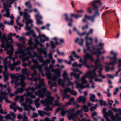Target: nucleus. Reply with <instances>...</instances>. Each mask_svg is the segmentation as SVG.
<instances>
[{"mask_svg": "<svg viewBox=\"0 0 121 121\" xmlns=\"http://www.w3.org/2000/svg\"><path fill=\"white\" fill-rule=\"evenodd\" d=\"M27 69L25 68L22 70L23 74L19 75L18 76H16L14 74H11V78L12 79L11 81L12 83L14 82L15 83V87L14 88H17L16 86L19 85L22 86V87L18 88L16 91L14 92V94H17L18 93H22L24 90L25 86L26 85V84L24 81V80L26 78V77L23 75H26L28 76L29 75V72L27 71Z\"/></svg>", "mask_w": 121, "mask_h": 121, "instance_id": "1", "label": "nucleus"}, {"mask_svg": "<svg viewBox=\"0 0 121 121\" xmlns=\"http://www.w3.org/2000/svg\"><path fill=\"white\" fill-rule=\"evenodd\" d=\"M25 5L27 8V9H24V12L23 13L24 16L22 22H23L26 23V26L25 30H27L28 31L26 33V35H29L31 34H34V36H36V35L34 33V31L31 30V28L33 26L32 23L33 21L32 20L30 19V15L26 12V11H29L32 8V5L30 2L27 1L25 3Z\"/></svg>", "mask_w": 121, "mask_h": 121, "instance_id": "2", "label": "nucleus"}, {"mask_svg": "<svg viewBox=\"0 0 121 121\" xmlns=\"http://www.w3.org/2000/svg\"><path fill=\"white\" fill-rule=\"evenodd\" d=\"M97 66H96L95 69H94L91 71H89L87 72L85 75L82 77L81 79L82 83L78 84L77 86H76V88L80 89H84L86 87L89 88L90 86L88 84H87L86 86L84 85V84H86L87 82V81L86 80V78L87 77L89 78L90 82L92 83L93 84H94V83L93 82L92 79L93 78L94 79L95 77L98 76V75L96 74L95 72V71L97 69Z\"/></svg>", "mask_w": 121, "mask_h": 121, "instance_id": "3", "label": "nucleus"}, {"mask_svg": "<svg viewBox=\"0 0 121 121\" xmlns=\"http://www.w3.org/2000/svg\"><path fill=\"white\" fill-rule=\"evenodd\" d=\"M19 41L23 44L18 43L17 45L18 47V50L17 52H16L15 53L16 54H22L19 56L20 59H22L23 61L24 62L26 60H29L30 59V57L28 56H25L28 54L29 55H31V53L30 52H29L28 50L27 51L25 49H22L23 48V45H25V41L26 40V39L24 37H20L18 39Z\"/></svg>", "mask_w": 121, "mask_h": 121, "instance_id": "4", "label": "nucleus"}, {"mask_svg": "<svg viewBox=\"0 0 121 121\" xmlns=\"http://www.w3.org/2000/svg\"><path fill=\"white\" fill-rule=\"evenodd\" d=\"M53 66V65L51 64L49 67L45 66L44 68V70L46 71V74L48 78L54 81L52 85L50 86V88L52 90V87H53L57 86V84L56 81L58 79V78L61 77L60 70L58 69H56L54 70V71L56 73L54 75L51 72L50 69H52Z\"/></svg>", "mask_w": 121, "mask_h": 121, "instance_id": "5", "label": "nucleus"}, {"mask_svg": "<svg viewBox=\"0 0 121 121\" xmlns=\"http://www.w3.org/2000/svg\"><path fill=\"white\" fill-rule=\"evenodd\" d=\"M39 78V81L41 82L36 87L38 89V90L35 93L36 95H38L39 98H43L47 94L49 95L50 93L47 91L46 87L45 86V84L43 82L44 81V79H41L40 77Z\"/></svg>", "mask_w": 121, "mask_h": 121, "instance_id": "6", "label": "nucleus"}, {"mask_svg": "<svg viewBox=\"0 0 121 121\" xmlns=\"http://www.w3.org/2000/svg\"><path fill=\"white\" fill-rule=\"evenodd\" d=\"M62 76L63 78V80L61 78L58 79V84L60 85H61L63 87H64L65 85L64 81L68 80V83L67 84V86H68L69 85H72V88L73 89L74 88V86H73V83L70 81V79L68 76V74L66 71H64Z\"/></svg>", "mask_w": 121, "mask_h": 121, "instance_id": "7", "label": "nucleus"}, {"mask_svg": "<svg viewBox=\"0 0 121 121\" xmlns=\"http://www.w3.org/2000/svg\"><path fill=\"white\" fill-rule=\"evenodd\" d=\"M54 99V98L53 97H50L45 99V100H41L40 103L41 104L46 106V108H44L43 110H46L47 111H52V107L50 108L49 106L52 105Z\"/></svg>", "mask_w": 121, "mask_h": 121, "instance_id": "8", "label": "nucleus"}, {"mask_svg": "<svg viewBox=\"0 0 121 121\" xmlns=\"http://www.w3.org/2000/svg\"><path fill=\"white\" fill-rule=\"evenodd\" d=\"M99 6H95L93 7V9L95 11V14L93 16H88L87 15L85 14L84 15V17L82 20L83 22H86V19H87L89 20H91L92 22H95V18L97 17H99L100 14L99 12Z\"/></svg>", "mask_w": 121, "mask_h": 121, "instance_id": "9", "label": "nucleus"}, {"mask_svg": "<svg viewBox=\"0 0 121 121\" xmlns=\"http://www.w3.org/2000/svg\"><path fill=\"white\" fill-rule=\"evenodd\" d=\"M35 44L34 45V46L33 47V46L34 45V43L33 42V39L31 38H30L28 43V44L29 46L26 48V50L27 51L28 50H32L35 48H37L38 46L39 45H40V47L41 48L44 47V45L41 43L38 39L35 38Z\"/></svg>", "mask_w": 121, "mask_h": 121, "instance_id": "10", "label": "nucleus"}, {"mask_svg": "<svg viewBox=\"0 0 121 121\" xmlns=\"http://www.w3.org/2000/svg\"><path fill=\"white\" fill-rule=\"evenodd\" d=\"M37 88L36 87H29L25 89V90L27 91L26 93L24 94V95L26 97V99L27 98L28 96H30L32 98L35 99V96L34 95V93L35 90H37Z\"/></svg>", "mask_w": 121, "mask_h": 121, "instance_id": "11", "label": "nucleus"}, {"mask_svg": "<svg viewBox=\"0 0 121 121\" xmlns=\"http://www.w3.org/2000/svg\"><path fill=\"white\" fill-rule=\"evenodd\" d=\"M104 45V43H99V45H96L95 47L93 46V49L95 50L96 51L94 53L91 51V52L93 54H94L95 55H98L99 56L101 54L104 53L106 52L104 50L102 52H101L100 51L103 48V46Z\"/></svg>", "mask_w": 121, "mask_h": 121, "instance_id": "12", "label": "nucleus"}, {"mask_svg": "<svg viewBox=\"0 0 121 121\" xmlns=\"http://www.w3.org/2000/svg\"><path fill=\"white\" fill-rule=\"evenodd\" d=\"M86 46L87 47V49H84L83 50V52H84L86 54L85 55H87V57H89L91 59V60L92 61H94V59L93 57L91 56L90 54L89 53H87V51H89L90 52V53L92 55H94V54H92V53L91 52V51H92V52H93L94 53V52L93 51V50H91V46L92 47V48H93V46L95 47L93 45V44H92V43L91 44H89L88 45V47L86 45Z\"/></svg>", "mask_w": 121, "mask_h": 121, "instance_id": "13", "label": "nucleus"}, {"mask_svg": "<svg viewBox=\"0 0 121 121\" xmlns=\"http://www.w3.org/2000/svg\"><path fill=\"white\" fill-rule=\"evenodd\" d=\"M32 62L34 64L30 67V69L32 70H34L38 69V71H41L42 68V65L39 64L38 61L32 58Z\"/></svg>", "mask_w": 121, "mask_h": 121, "instance_id": "14", "label": "nucleus"}, {"mask_svg": "<svg viewBox=\"0 0 121 121\" xmlns=\"http://www.w3.org/2000/svg\"><path fill=\"white\" fill-rule=\"evenodd\" d=\"M0 39L2 43L4 42H9V43H13V41L11 37H9L7 38L4 33H3L2 36V35H0Z\"/></svg>", "mask_w": 121, "mask_h": 121, "instance_id": "15", "label": "nucleus"}, {"mask_svg": "<svg viewBox=\"0 0 121 121\" xmlns=\"http://www.w3.org/2000/svg\"><path fill=\"white\" fill-rule=\"evenodd\" d=\"M17 0H1L3 2L4 5V9L7 10L6 7L10 8L11 5L14 1Z\"/></svg>", "mask_w": 121, "mask_h": 121, "instance_id": "16", "label": "nucleus"}, {"mask_svg": "<svg viewBox=\"0 0 121 121\" xmlns=\"http://www.w3.org/2000/svg\"><path fill=\"white\" fill-rule=\"evenodd\" d=\"M37 59L39 60L40 62L42 63V64L41 65H42V67L43 66L46 65L47 64L50 63L51 62L50 60L48 59L44 60V59L41 55L38 56L37 58Z\"/></svg>", "mask_w": 121, "mask_h": 121, "instance_id": "17", "label": "nucleus"}, {"mask_svg": "<svg viewBox=\"0 0 121 121\" xmlns=\"http://www.w3.org/2000/svg\"><path fill=\"white\" fill-rule=\"evenodd\" d=\"M39 38H40L41 42L43 43H44L45 41H48L49 40V37H46L44 34H42L40 36L39 35L38 36H36V38L37 39Z\"/></svg>", "mask_w": 121, "mask_h": 121, "instance_id": "18", "label": "nucleus"}, {"mask_svg": "<svg viewBox=\"0 0 121 121\" xmlns=\"http://www.w3.org/2000/svg\"><path fill=\"white\" fill-rule=\"evenodd\" d=\"M16 117V115L13 112H10V114H8L4 116V118L7 120L10 119L12 121L14 120V118Z\"/></svg>", "mask_w": 121, "mask_h": 121, "instance_id": "19", "label": "nucleus"}, {"mask_svg": "<svg viewBox=\"0 0 121 121\" xmlns=\"http://www.w3.org/2000/svg\"><path fill=\"white\" fill-rule=\"evenodd\" d=\"M109 117H111V119L112 121L113 117H114V115L110 110H109L108 112H106V113L104 115V117L106 118V120L107 118H108V119L109 121H110L109 118Z\"/></svg>", "mask_w": 121, "mask_h": 121, "instance_id": "20", "label": "nucleus"}, {"mask_svg": "<svg viewBox=\"0 0 121 121\" xmlns=\"http://www.w3.org/2000/svg\"><path fill=\"white\" fill-rule=\"evenodd\" d=\"M90 4L93 7L95 6H99V8L100 6L102 5V3L100 2V0H97L93 1L88 4V5Z\"/></svg>", "mask_w": 121, "mask_h": 121, "instance_id": "21", "label": "nucleus"}, {"mask_svg": "<svg viewBox=\"0 0 121 121\" xmlns=\"http://www.w3.org/2000/svg\"><path fill=\"white\" fill-rule=\"evenodd\" d=\"M0 94L1 95H4V99L5 100L6 102L8 103H12V102L10 101L8 99V97L7 95H8V93L5 92L4 91H0Z\"/></svg>", "mask_w": 121, "mask_h": 121, "instance_id": "22", "label": "nucleus"}, {"mask_svg": "<svg viewBox=\"0 0 121 121\" xmlns=\"http://www.w3.org/2000/svg\"><path fill=\"white\" fill-rule=\"evenodd\" d=\"M70 75L71 76H73L77 80V81H75L74 82L75 83L77 84V86L78 84L80 83L78 82L80 80L79 79L80 74H77L75 73L72 72L71 73Z\"/></svg>", "mask_w": 121, "mask_h": 121, "instance_id": "23", "label": "nucleus"}, {"mask_svg": "<svg viewBox=\"0 0 121 121\" xmlns=\"http://www.w3.org/2000/svg\"><path fill=\"white\" fill-rule=\"evenodd\" d=\"M35 17L37 20V23L38 25L42 24L43 22L41 21L43 18L40 15L39 13L35 15Z\"/></svg>", "mask_w": 121, "mask_h": 121, "instance_id": "24", "label": "nucleus"}, {"mask_svg": "<svg viewBox=\"0 0 121 121\" xmlns=\"http://www.w3.org/2000/svg\"><path fill=\"white\" fill-rule=\"evenodd\" d=\"M10 8H8L6 7V9L7 10H6L4 9V10H6V13L5 14H4L3 15V16L4 17H10V19L11 20H13L14 19V17L12 15H11V16H10V14L9 13V9Z\"/></svg>", "mask_w": 121, "mask_h": 121, "instance_id": "25", "label": "nucleus"}, {"mask_svg": "<svg viewBox=\"0 0 121 121\" xmlns=\"http://www.w3.org/2000/svg\"><path fill=\"white\" fill-rule=\"evenodd\" d=\"M9 42H6V45L4 49V50L7 51L10 49L9 51H13L14 49L12 45L11 44H9Z\"/></svg>", "mask_w": 121, "mask_h": 121, "instance_id": "26", "label": "nucleus"}, {"mask_svg": "<svg viewBox=\"0 0 121 121\" xmlns=\"http://www.w3.org/2000/svg\"><path fill=\"white\" fill-rule=\"evenodd\" d=\"M32 101L31 99H27V98H26V100L25 101V102L26 104H29V105H28V107L29 108L30 110L31 109L33 111H35L36 110L35 108V107H33L30 105L32 103Z\"/></svg>", "mask_w": 121, "mask_h": 121, "instance_id": "27", "label": "nucleus"}, {"mask_svg": "<svg viewBox=\"0 0 121 121\" xmlns=\"http://www.w3.org/2000/svg\"><path fill=\"white\" fill-rule=\"evenodd\" d=\"M37 50L39 52V54H41L42 53H43L45 56V57H47V53L45 50L47 49L44 48H38Z\"/></svg>", "mask_w": 121, "mask_h": 121, "instance_id": "28", "label": "nucleus"}, {"mask_svg": "<svg viewBox=\"0 0 121 121\" xmlns=\"http://www.w3.org/2000/svg\"><path fill=\"white\" fill-rule=\"evenodd\" d=\"M110 60L112 61L109 63H107L106 65H114L115 63H117V59H116V58L115 57H110Z\"/></svg>", "mask_w": 121, "mask_h": 121, "instance_id": "29", "label": "nucleus"}, {"mask_svg": "<svg viewBox=\"0 0 121 121\" xmlns=\"http://www.w3.org/2000/svg\"><path fill=\"white\" fill-rule=\"evenodd\" d=\"M65 91L69 92L70 94L73 95H76L77 94L76 91H74L73 90H72L70 88H68L65 89Z\"/></svg>", "mask_w": 121, "mask_h": 121, "instance_id": "30", "label": "nucleus"}, {"mask_svg": "<svg viewBox=\"0 0 121 121\" xmlns=\"http://www.w3.org/2000/svg\"><path fill=\"white\" fill-rule=\"evenodd\" d=\"M39 115L43 117L44 115H47L49 116L51 114L50 112L47 113L45 111L43 110H39L38 111Z\"/></svg>", "mask_w": 121, "mask_h": 121, "instance_id": "31", "label": "nucleus"}, {"mask_svg": "<svg viewBox=\"0 0 121 121\" xmlns=\"http://www.w3.org/2000/svg\"><path fill=\"white\" fill-rule=\"evenodd\" d=\"M100 66L98 68H99L100 69V70L98 71L99 74L98 76L101 77L103 78L104 79L106 77L102 74V71L103 69L102 67L103 66V65L101 64H100Z\"/></svg>", "mask_w": 121, "mask_h": 121, "instance_id": "32", "label": "nucleus"}, {"mask_svg": "<svg viewBox=\"0 0 121 121\" xmlns=\"http://www.w3.org/2000/svg\"><path fill=\"white\" fill-rule=\"evenodd\" d=\"M84 41V39H79V38H78L75 40V42L76 43H78L79 45L81 46L83 45V43Z\"/></svg>", "mask_w": 121, "mask_h": 121, "instance_id": "33", "label": "nucleus"}, {"mask_svg": "<svg viewBox=\"0 0 121 121\" xmlns=\"http://www.w3.org/2000/svg\"><path fill=\"white\" fill-rule=\"evenodd\" d=\"M97 56V59L95 61V63L96 64L95 66V67L97 66L98 68L100 66V64L99 65L97 64L98 63H100V62L99 60V56H100L98 55H95Z\"/></svg>", "mask_w": 121, "mask_h": 121, "instance_id": "34", "label": "nucleus"}, {"mask_svg": "<svg viewBox=\"0 0 121 121\" xmlns=\"http://www.w3.org/2000/svg\"><path fill=\"white\" fill-rule=\"evenodd\" d=\"M78 101L79 102L85 103L86 102V97L85 96H80L79 97Z\"/></svg>", "mask_w": 121, "mask_h": 121, "instance_id": "35", "label": "nucleus"}, {"mask_svg": "<svg viewBox=\"0 0 121 121\" xmlns=\"http://www.w3.org/2000/svg\"><path fill=\"white\" fill-rule=\"evenodd\" d=\"M87 55H85L84 56V61H83L82 62L83 65L84 66H86V64H87V60L88 59H90L91 60V59L89 57H87Z\"/></svg>", "mask_w": 121, "mask_h": 121, "instance_id": "36", "label": "nucleus"}, {"mask_svg": "<svg viewBox=\"0 0 121 121\" xmlns=\"http://www.w3.org/2000/svg\"><path fill=\"white\" fill-rule=\"evenodd\" d=\"M21 106L24 107V110L26 111H29V109L28 107V105H27L25 103L22 102L20 103Z\"/></svg>", "mask_w": 121, "mask_h": 121, "instance_id": "37", "label": "nucleus"}, {"mask_svg": "<svg viewBox=\"0 0 121 121\" xmlns=\"http://www.w3.org/2000/svg\"><path fill=\"white\" fill-rule=\"evenodd\" d=\"M4 23H3L4 24H8V25H13L14 22V21L13 20H11L10 21V22H9L8 21H7L5 20H4Z\"/></svg>", "mask_w": 121, "mask_h": 121, "instance_id": "38", "label": "nucleus"}, {"mask_svg": "<svg viewBox=\"0 0 121 121\" xmlns=\"http://www.w3.org/2000/svg\"><path fill=\"white\" fill-rule=\"evenodd\" d=\"M13 51H9V50H8L7 51V54L9 55V56L8 57L9 59H10L12 58V56L13 54Z\"/></svg>", "mask_w": 121, "mask_h": 121, "instance_id": "39", "label": "nucleus"}, {"mask_svg": "<svg viewBox=\"0 0 121 121\" xmlns=\"http://www.w3.org/2000/svg\"><path fill=\"white\" fill-rule=\"evenodd\" d=\"M90 34L89 32H88L87 33V36H86L85 37V38L86 40V45L88 47V45L89 44H91L92 43V42H91L90 43H89L88 42V36Z\"/></svg>", "mask_w": 121, "mask_h": 121, "instance_id": "40", "label": "nucleus"}, {"mask_svg": "<svg viewBox=\"0 0 121 121\" xmlns=\"http://www.w3.org/2000/svg\"><path fill=\"white\" fill-rule=\"evenodd\" d=\"M81 107L83 108L82 110H84L85 112H87L89 111L88 107L85 105L82 106Z\"/></svg>", "mask_w": 121, "mask_h": 121, "instance_id": "41", "label": "nucleus"}, {"mask_svg": "<svg viewBox=\"0 0 121 121\" xmlns=\"http://www.w3.org/2000/svg\"><path fill=\"white\" fill-rule=\"evenodd\" d=\"M90 95L91 96L90 98V100L92 102L95 101V96L94 94H90Z\"/></svg>", "mask_w": 121, "mask_h": 121, "instance_id": "42", "label": "nucleus"}, {"mask_svg": "<svg viewBox=\"0 0 121 121\" xmlns=\"http://www.w3.org/2000/svg\"><path fill=\"white\" fill-rule=\"evenodd\" d=\"M105 68L106 69V71L107 72H109L110 70L111 71H112L114 69V68L113 66L112 68H111L109 66H107V65L105 66Z\"/></svg>", "mask_w": 121, "mask_h": 121, "instance_id": "43", "label": "nucleus"}, {"mask_svg": "<svg viewBox=\"0 0 121 121\" xmlns=\"http://www.w3.org/2000/svg\"><path fill=\"white\" fill-rule=\"evenodd\" d=\"M99 102L100 103L101 106L104 105L105 106L107 105V104L106 101H104L103 100H101L99 101Z\"/></svg>", "mask_w": 121, "mask_h": 121, "instance_id": "44", "label": "nucleus"}, {"mask_svg": "<svg viewBox=\"0 0 121 121\" xmlns=\"http://www.w3.org/2000/svg\"><path fill=\"white\" fill-rule=\"evenodd\" d=\"M17 106H16V103L14 102L11 103V105L10 106V107L11 109H13L14 108H17Z\"/></svg>", "mask_w": 121, "mask_h": 121, "instance_id": "45", "label": "nucleus"}, {"mask_svg": "<svg viewBox=\"0 0 121 121\" xmlns=\"http://www.w3.org/2000/svg\"><path fill=\"white\" fill-rule=\"evenodd\" d=\"M55 103L54 104V106H57L59 107H60L62 106V103H59V101L58 100H56L55 101Z\"/></svg>", "mask_w": 121, "mask_h": 121, "instance_id": "46", "label": "nucleus"}, {"mask_svg": "<svg viewBox=\"0 0 121 121\" xmlns=\"http://www.w3.org/2000/svg\"><path fill=\"white\" fill-rule=\"evenodd\" d=\"M8 66L10 68V70L12 71L14 69V67L16 66H15V65L13 63L12 64H9V65Z\"/></svg>", "mask_w": 121, "mask_h": 121, "instance_id": "47", "label": "nucleus"}, {"mask_svg": "<svg viewBox=\"0 0 121 121\" xmlns=\"http://www.w3.org/2000/svg\"><path fill=\"white\" fill-rule=\"evenodd\" d=\"M4 73V81L5 82L7 81L9 78V75H8L6 73Z\"/></svg>", "mask_w": 121, "mask_h": 121, "instance_id": "48", "label": "nucleus"}, {"mask_svg": "<svg viewBox=\"0 0 121 121\" xmlns=\"http://www.w3.org/2000/svg\"><path fill=\"white\" fill-rule=\"evenodd\" d=\"M52 39H53L55 41V44H56L58 45H60V44L57 41V40L58 39V38L57 37H55L53 38H52Z\"/></svg>", "mask_w": 121, "mask_h": 121, "instance_id": "49", "label": "nucleus"}, {"mask_svg": "<svg viewBox=\"0 0 121 121\" xmlns=\"http://www.w3.org/2000/svg\"><path fill=\"white\" fill-rule=\"evenodd\" d=\"M50 43L52 48L54 49L56 47L55 46V44L54 43V42L52 41H50Z\"/></svg>", "mask_w": 121, "mask_h": 121, "instance_id": "50", "label": "nucleus"}, {"mask_svg": "<svg viewBox=\"0 0 121 121\" xmlns=\"http://www.w3.org/2000/svg\"><path fill=\"white\" fill-rule=\"evenodd\" d=\"M65 89L64 91V96H65L66 98H68L70 97V96L69 95L66 94V93L68 92L67 91H65Z\"/></svg>", "mask_w": 121, "mask_h": 121, "instance_id": "51", "label": "nucleus"}, {"mask_svg": "<svg viewBox=\"0 0 121 121\" xmlns=\"http://www.w3.org/2000/svg\"><path fill=\"white\" fill-rule=\"evenodd\" d=\"M111 54H113L114 56L113 57H115L116 58V59H117V53H114V51H111L110 52Z\"/></svg>", "mask_w": 121, "mask_h": 121, "instance_id": "52", "label": "nucleus"}, {"mask_svg": "<svg viewBox=\"0 0 121 121\" xmlns=\"http://www.w3.org/2000/svg\"><path fill=\"white\" fill-rule=\"evenodd\" d=\"M119 116V114L118 113H117L116 114L115 116L114 115V117H113L112 121H117V119Z\"/></svg>", "mask_w": 121, "mask_h": 121, "instance_id": "53", "label": "nucleus"}, {"mask_svg": "<svg viewBox=\"0 0 121 121\" xmlns=\"http://www.w3.org/2000/svg\"><path fill=\"white\" fill-rule=\"evenodd\" d=\"M8 56H7L5 58L3 59V61L4 65H7V63Z\"/></svg>", "mask_w": 121, "mask_h": 121, "instance_id": "54", "label": "nucleus"}, {"mask_svg": "<svg viewBox=\"0 0 121 121\" xmlns=\"http://www.w3.org/2000/svg\"><path fill=\"white\" fill-rule=\"evenodd\" d=\"M33 70V73L31 75L32 76V77H33L34 76H35L38 73V71L36 70L35 69Z\"/></svg>", "mask_w": 121, "mask_h": 121, "instance_id": "55", "label": "nucleus"}, {"mask_svg": "<svg viewBox=\"0 0 121 121\" xmlns=\"http://www.w3.org/2000/svg\"><path fill=\"white\" fill-rule=\"evenodd\" d=\"M13 63L15 65V66H17V65L20 64V62L19 60H18L16 62H14Z\"/></svg>", "mask_w": 121, "mask_h": 121, "instance_id": "56", "label": "nucleus"}, {"mask_svg": "<svg viewBox=\"0 0 121 121\" xmlns=\"http://www.w3.org/2000/svg\"><path fill=\"white\" fill-rule=\"evenodd\" d=\"M92 8L90 6L87 9V10L89 13H92Z\"/></svg>", "mask_w": 121, "mask_h": 121, "instance_id": "57", "label": "nucleus"}, {"mask_svg": "<svg viewBox=\"0 0 121 121\" xmlns=\"http://www.w3.org/2000/svg\"><path fill=\"white\" fill-rule=\"evenodd\" d=\"M52 55L53 54L52 52H50L48 55L49 58V59L50 60L53 58Z\"/></svg>", "mask_w": 121, "mask_h": 121, "instance_id": "58", "label": "nucleus"}, {"mask_svg": "<svg viewBox=\"0 0 121 121\" xmlns=\"http://www.w3.org/2000/svg\"><path fill=\"white\" fill-rule=\"evenodd\" d=\"M0 113L2 114H5L7 113L6 111H4L3 109L1 108L0 109Z\"/></svg>", "mask_w": 121, "mask_h": 121, "instance_id": "59", "label": "nucleus"}, {"mask_svg": "<svg viewBox=\"0 0 121 121\" xmlns=\"http://www.w3.org/2000/svg\"><path fill=\"white\" fill-rule=\"evenodd\" d=\"M108 105H109L110 106H111L112 105V103L113 102V101L112 100L110 101V100L109 99H108Z\"/></svg>", "mask_w": 121, "mask_h": 121, "instance_id": "60", "label": "nucleus"}, {"mask_svg": "<svg viewBox=\"0 0 121 121\" xmlns=\"http://www.w3.org/2000/svg\"><path fill=\"white\" fill-rule=\"evenodd\" d=\"M32 11H34L35 12H37L38 14L39 13V12L38 11L37 9H35L34 10H32L31 9V10H30L28 11V12L30 13Z\"/></svg>", "mask_w": 121, "mask_h": 121, "instance_id": "61", "label": "nucleus"}, {"mask_svg": "<svg viewBox=\"0 0 121 121\" xmlns=\"http://www.w3.org/2000/svg\"><path fill=\"white\" fill-rule=\"evenodd\" d=\"M94 79L96 82H101L103 81V80L101 79H99L97 78H95V77Z\"/></svg>", "mask_w": 121, "mask_h": 121, "instance_id": "62", "label": "nucleus"}, {"mask_svg": "<svg viewBox=\"0 0 121 121\" xmlns=\"http://www.w3.org/2000/svg\"><path fill=\"white\" fill-rule=\"evenodd\" d=\"M86 33L85 32H84L82 33H80L79 31H78V34L80 36L84 35L85 34H86Z\"/></svg>", "mask_w": 121, "mask_h": 121, "instance_id": "63", "label": "nucleus"}, {"mask_svg": "<svg viewBox=\"0 0 121 121\" xmlns=\"http://www.w3.org/2000/svg\"><path fill=\"white\" fill-rule=\"evenodd\" d=\"M40 100V99L39 98H37L34 101L35 104L39 103V102Z\"/></svg>", "mask_w": 121, "mask_h": 121, "instance_id": "64", "label": "nucleus"}]
</instances>
